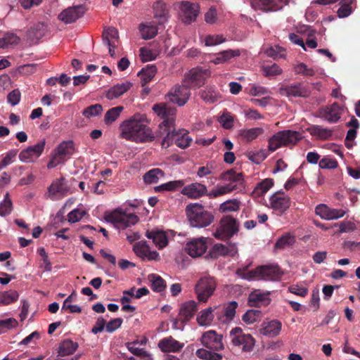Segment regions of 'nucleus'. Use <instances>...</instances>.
<instances>
[{
  "label": "nucleus",
  "instance_id": "obj_60",
  "mask_svg": "<svg viewBox=\"0 0 360 360\" xmlns=\"http://www.w3.org/2000/svg\"><path fill=\"white\" fill-rule=\"evenodd\" d=\"M264 75L265 77L276 76L281 74L282 70L276 63L271 65H267L263 67Z\"/></svg>",
  "mask_w": 360,
  "mask_h": 360
},
{
  "label": "nucleus",
  "instance_id": "obj_34",
  "mask_svg": "<svg viewBox=\"0 0 360 360\" xmlns=\"http://www.w3.org/2000/svg\"><path fill=\"white\" fill-rule=\"evenodd\" d=\"M200 98L206 103H214L217 101L219 93L213 86H206L205 89L199 93Z\"/></svg>",
  "mask_w": 360,
  "mask_h": 360
},
{
  "label": "nucleus",
  "instance_id": "obj_62",
  "mask_svg": "<svg viewBox=\"0 0 360 360\" xmlns=\"http://www.w3.org/2000/svg\"><path fill=\"white\" fill-rule=\"evenodd\" d=\"M321 169H335L338 167V162L335 159L324 157L319 161Z\"/></svg>",
  "mask_w": 360,
  "mask_h": 360
},
{
  "label": "nucleus",
  "instance_id": "obj_32",
  "mask_svg": "<svg viewBox=\"0 0 360 360\" xmlns=\"http://www.w3.org/2000/svg\"><path fill=\"white\" fill-rule=\"evenodd\" d=\"M157 72L156 66L154 65H148L143 68L138 74L141 80V85L145 86L149 83L155 77Z\"/></svg>",
  "mask_w": 360,
  "mask_h": 360
},
{
  "label": "nucleus",
  "instance_id": "obj_39",
  "mask_svg": "<svg viewBox=\"0 0 360 360\" xmlns=\"http://www.w3.org/2000/svg\"><path fill=\"white\" fill-rule=\"evenodd\" d=\"M295 242V237L290 233H286L280 237L275 243L276 249H284L286 247L292 245Z\"/></svg>",
  "mask_w": 360,
  "mask_h": 360
},
{
  "label": "nucleus",
  "instance_id": "obj_44",
  "mask_svg": "<svg viewBox=\"0 0 360 360\" xmlns=\"http://www.w3.org/2000/svg\"><path fill=\"white\" fill-rule=\"evenodd\" d=\"M262 317V311L259 309L248 310L242 316V320L246 324H252L260 320Z\"/></svg>",
  "mask_w": 360,
  "mask_h": 360
},
{
  "label": "nucleus",
  "instance_id": "obj_45",
  "mask_svg": "<svg viewBox=\"0 0 360 360\" xmlns=\"http://www.w3.org/2000/svg\"><path fill=\"white\" fill-rule=\"evenodd\" d=\"M195 355L199 359H203V360H221L222 359L221 354L217 353V352L208 351L203 348L198 349L195 352Z\"/></svg>",
  "mask_w": 360,
  "mask_h": 360
},
{
  "label": "nucleus",
  "instance_id": "obj_33",
  "mask_svg": "<svg viewBox=\"0 0 360 360\" xmlns=\"http://www.w3.org/2000/svg\"><path fill=\"white\" fill-rule=\"evenodd\" d=\"M78 347V344L70 339L63 340L59 347L58 354L61 356L72 354Z\"/></svg>",
  "mask_w": 360,
  "mask_h": 360
},
{
  "label": "nucleus",
  "instance_id": "obj_35",
  "mask_svg": "<svg viewBox=\"0 0 360 360\" xmlns=\"http://www.w3.org/2000/svg\"><path fill=\"white\" fill-rule=\"evenodd\" d=\"M148 278L151 283V288L153 291L161 292L165 290L166 283L160 276L151 274L148 275Z\"/></svg>",
  "mask_w": 360,
  "mask_h": 360
},
{
  "label": "nucleus",
  "instance_id": "obj_9",
  "mask_svg": "<svg viewBox=\"0 0 360 360\" xmlns=\"http://www.w3.org/2000/svg\"><path fill=\"white\" fill-rule=\"evenodd\" d=\"M105 219L108 222L115 224L117 228L126 229L136 224L139 217L132 213H127L121 209H117L113 212L105 214Z\"/></svg>",
  "mask_w": 360,
  "mask_h": 360
},
{
  "label": "nucleus",
  "instance_id": "obj_59",
  "mask_svg": "<svg viewBox=\"0 0 360 360\" xmlns=\"http://www.w3.org/2000/svg\"><path fill=\"white\" fill-rule=\"evenodd\" d=\"M238 307V303L236 301H232L224 309L225 321H231L235 316L236 309Z\"/></svg>",
  "mask_w": 360,
  "mask_h": 360
},
{
  "label": "nucleus",
  "instance_id": "obj_3",
  "mask_svg": "<svg viewBox=\"0 0 360 360\" xmlns=\"http://www.w3.org/2000/svg\"><path fill=\"white\" fill-rule=\"evenodd\" d=\"M169 130L165 131H160V134H157V136H163L161 142L162 148H168L174 142L176 145L182 149H185L191 146L192 139L188 135V131L184 129L175 130L174 126L169 127Z\"/></svg>",
  "mask_w": 360,
  "mask_h": 360
},
{
  "label": "nucleus",
  "instance_id": "obj_30",
  "mask_svg": "<svg viewBox=\"0 0 360 360\" xmlns=\"http://www.w3.org/2000/svg\"><path fill=\"white\" fill-rule=\"evenodd\" d=\"M131 86V83L129 82L117 84L107 91L106 98L109 100L117 98L129 90Z\"/></svg>",
  "mask_w": 360,
  "mask_h": 360
},
{
  "label": "nucleus",
  "instance_id": "obj_56",
  "mask_svg": "<svg viewBox=\"0 0 360 360\" xmlns=\"http://www.w3.org/2000/svg\"><path fill=\"white\" fill-rule=\"evenodd\" d=\"M263 131V129L257 127L244 130L241 132L240 134L247 141H252L259 135L262 134Z\"/></svg>",
  "mask_w": 360,
  "mask_h": 360
},
{
  "label": "nucleus",
  "instance_id": "obj_64",
  "mask_svg": "<svg viewBox=\"0 0 360 360\" xmlns=\"http://www.w3.org/2000/svg\"><path fill=\"white\" fill-rule=\"evenodd\" d=\"M85 212L81 210L75 209L71 211L68 217V221L71 223L79 221L85 215Z\"/></svg>",
  "mask_w": 360,
  "mask_h": 360
},
{
  "label": "nucleus",
  "instance_id": "obj_40",
  "mask_svg": "<svg viewBox=\"0 0 360 360\" xmlns=\"http://www.w3.org/2000/svg\"><path fill=\"white\" fill-rule=\"evenodd\" d=\"M123 106H116L108 110L104 116V122L107 125H110L114 122L123 111Z\"/></svg>",
  "mask_w": 360,
  "mask_h": 360
},
{
  "label": "nucleus",
  "instance_id": "obj_47",
  "mask_svg": "<svg viewBox=\"0 0 360 360\" xmlns=\"http://www.w3.org/2000/svg\"><path fill=\"white\" fill-rule=\"evenodd\" d=\"M46 32V25L44 22H37L30 27L29 32L30 36L37 39L44 36Z\"/></svg>",
  "mask_w": 360,
  "mask_h": 360
},
{
  "label": "nucleus",
  "instance_id": "obj_63",
  "mask_svg": "<svg viewBox=\"0 0 360 360\" xmlns=\"http://www.w3.org/2000/svg\"><path fill=\"white\" fill-rule=\"evenodd\" d=\"M225 41L222 35H208L205 38L206 46H215Z\"/></svg>",
  "mask_w": 360,
  "mask_h": 360
},
{
  "label": "nucleus",
  "instance_id": "obj_5",
  "mask_svg": "<svg viewBox=\"0 0 360 360\" xmlns=\"http://www.w3.org/2000/svg\"><path fill=\"white\" fill-rule=\"evenodd\" d=\"M301 139V134L298 131L292 130L280 131L269 138L268 148L271 152H274L281 147L290 144L295 145Z\"/></svg>",
  "mask_w": 360,
  "mask_h": 360
},
{
  "label": "nucleus",
  "instance_id": "obj_52",
  "mask_svg": "<svg viewBox=\"0 0 360 360\" xmlns=\"http://www.w3.org/2000/svg\"><path fill=\"white\" fill-rule=\"evenodd\" d=\"M353 0H342L340 4V6L338 10V15L340 18L348 17L352 12V4Z\"/></svg>",
  "mask_w": 360,
  "mask_h": 360
},
{
  "label": "nucleus",
  "instance_id": "obj_15",
  "mask_svg": "<svg viewBox=\"0 0 360 360\" xmlns=\"http://www.w3.org/2000/svg\"><path fill=\"white\" fill-rule=\"evenodd\" d=\"M167 96L171 102L179 106H183L190 98V88L183 82L181 85H175L168 93Z\"/></svg>",
  "mask_w": 360,
  "mask_h": 360
},
{
  "label": "nucleus",
  "instance_id": "obj_18",
  "mask_svg": "<svg viewBox=\"0 0 360 360\" xmlns=\"http://www.w3.org/2000/svg\"><path fill=\"white\" fill-rule=\"evenodd\" d=\"M280 93L286 96L307 98L311 91L309 87L301 83H295L291 85L283 86L280 88Z\"/></svg>",
  "mask_w": 360,
  "mask_h": 360
},
{
  "label": "nucleus",
  "instance_id": "obj_10",
  "mask_svg": "<svg viewBox=\"0 0 360 360\" xmlns=\"http://www.w3.org/2000/svg\"><path fill=\"white\" fill-rule=\"evenodd\" d=\"M231 342L234 346H242V351L250 352L255 345V338L250 334H245L239 327L233 328L230 331Z\"/></svg>",
  "mask_w": 360,
  "mask_h": 360
},
{
  "label": "nucleus",
  "instance_id": "obj_43",
  "mask_svg": "<svg viewBox=\"0 0 360 360\" xmlns=\"http://www.w3.org/2000/svg\"><path fill=\"white\" fill-rule=\"evenodd\" d=\"M274 186V180L272 179H265L259 182L255 190L254 193L258 196L264 195L272 186Z\"/></svg>",
  "mask_w": 360,
  "mask_h": 360
},
{
  "label": "nucleus",
  "instance_id": "obj_42",
  "mask_svg": "<svg viewBox=\"0 0 360 360\" xmlns=\"http://www.w3.org/2000/svg\"><path fill=\"white\" fill-rule=\"evenodd\" d=\"M184 185V180L171 181L155 187V191L156 192H161L164 191H174L177 188L182 187Z\"/></svg>",
  "mask_w": 360,
  "mask_h": 360
},
{
  "label": "nucleus",
  "instance_id": "obj_31",
  "mask_svg": "<svg viewBox=\"0 0 360 360\" xmlns=\"http://www.w3.org/2000/svg\"><path fill=\"white\" fill-rule=\"evenodd\" d=\"M146 237L149 239H152L153 242L155 244L158 248L161 249L165 248L168 243L167 237L163 231H147L146 234Z\"/></svg>",
  "mask_w": 360,
  "mask_h": 360
},
{
  "label": "nucleus",
  "instance_id": "obj_41",
  "mask_svg": "<svg viewBox=\"0 0 360 360\" xmlns=\"http://www.w3.org/2000/svg\"><path fill=\"white\" fill-rule=\"evenodd\" d=\"M241 202L238 199L229 200L220 205L219 211L221 212H236L239 210Z\"/></svg>",
  "mask_w": 360,
  "mask_h": 360
},
{
  "label": "nucleus",
  "instance_id": "obj_50",
  "mask_svg": "<svg viewBox=\"0 0 360 360\" xmlns=\"http://www.w3.org/2000/svg\"><path fill=\"white\" fill-rule=\"evenodd\" d=\"M240 54V52L239 50H226L224 51H222L218 54V56L216 58L214 63L216 64H219L221 63H224L228 61L232 58H234L236 56H239Z\"/></svg>",
  "mask_w": 360,
  "mask_h": 360
},
{
  "label": "nucleus",
  "instance_id": "obj_4",
  "mask_svg": "<svg viewBox=\"0 0 360 360\" xmlns=\"http://www.w3.org/2000/svg\"><path fill=\"white\" fill-rule=\"evenodd\" d=\"M186 212L192 226L205 227L214 220L213 214L205 210L203 206L198 203L190 204L186 206Z\"/></svg>",
  "mask_w": 360,
  "mask_h": 360
},
{
  "label": "nucleus",
  "instance_id": "obj_29",
  "mask_svg": "<svg viewBox=\"0 0 360 360\" xmlns=\"http://www.w3.org/2000/svg\"><path fill=\"white\" fill-rule=\"evenodd\" d=\"M219 178L222 181H231V184L236 183V185H237L238 189L239 187L244 186L243 174L242 172L237 173L233 169L222 172Z\"/></svg>",
  "mask_w": 360,
  "mask_h": 360
},
{
  "label": "nucleus",
  "instance_id": "obj_20",
  "mask_svg": "<svg viewBox=\"0 0 360 360\" xmlns=\"http://www.w3.org/2000/svg\"><path fill=\"white\" fill-rule=\"evenodd\" d=\"M210 239L199 238L187 243L186 250L189 255L193 257L201 256L207 248V241Z\"/></svg>",
  "mask_w": 360,
  "mask_h": 360
},
{
  "label": "nucleus",
  "instance_id": "obj_55",
  "mask_svg": "<svg viewBox=\"0 0 360 360\" xmlns=\"http://www.w3.org/2000/svg\"><path fill=\"white\" fill-rule=\"evenodd\" d=\"M103 111V107L101 104H94L91 105L86 108H84L82 111V115L86 118H91L93 117L98 116Z\"/></svg>",
  "mask_w": 360,
  "mask_h": 360
},
{
  "label": "nucleus",
  "instance_id": "obj_51",
  "mask_svg": "<svg viewBox=\"0 0 360 360\" xmlns=\"http://www.w3.org/2000/svg\"><path fill=\"white\" fill-rule=\"evenodd\" d=\"M18 296V292L14 290L0 292V303L4 304H11L15 302Z\"/></svg>",
  "mask_w": 360,
  "mask_h": 360
},
{
  "label": "nucleus",
  "instance_id": "obj_28",
  "mask_svg": "<svg viewBox=\"0 0 360 360\" xmlns=\"http://www.w3.org/2000/svg\"><path fill=\"white\" fill-rule=\"evenodd\" d=\"M84 8L82 6L70 7L62 11L58 18L65 23H72L81 18L84 14Z\"/></svg>",
  "mask_w": 360,
  "mask_h": 360
},
{
  "label": "nucleus",
  "instance_id": "obj_6",
  "mask_svg": "<svg viewBox=\"0 0 360 360\" xmlns=\"http://www.w3.org/2000/svg\"><path fill=\"white\" fill-rule=\"evenodd\" d=\"M153 110L160 117L163 119V121L159 124V131L158 134H160V131H165L169 130V127L174 126L175 115L176 112V108L171 107L165 103H160L155 104L153 106Z\"/></svg>",
  "mask_w": 360,
  "mask_h": 360
},
{
  "label": "nucleus",
  "instance_id": "obj_2",
  "mask_svg": "<svg viewBox=\"0 0 360 360\" xmlns=\"http://www.w3.org/2000/svg\"><path fill=\"white\" fill-rule=\"evenodd\" d=\"M236 274L245 280L262 279L265 281H278L283 273L277 265H262L248 271V266L239 268Z\"/></svg>",
  "mask_w": 360,
  "mask_h": 360
},
{
  "label": "nucleus",
  "instance_id": "obj_57",
  "mask_svg": "<svg viewBox=\"0 0 360 360\" xmlns=\"http://www.w3.org/2000/svg\"><path fill=\"white\" fill-rule=\"evenodd\" d=\"M148 249L149 245L145 240H141L136 243L133 247V250L134 251L136 255L138 257H141L143 259H145V256L146 255Z\"/></svg>",
  "mask_w": 360,
  "mask_h": 360
},
{
  "label": "nucleus",
  "instance_id": "obj_23",
  "mask_svg": "<svg viewBox=\"0 0 360 360\" xmlns=\"http://www.w3.org/2000/svg\"><path fill=\"white\" fill-rule=\"evenodd\" d=\"M190 199H199L207 194V186L201 183L195 182L183 188L181 192Z\"/></svg>",
  "mask_w": 360,
  "mask_h": 360
},
{
  "label": "nucleus",
  "instance_id": "obj_14",
  "mask_svg": "<svg viewBox=\"0 0 360 360\" xmlns=\"http://www.w3.org/2000/svg\"><path fill=\"white\" fill-rule=\"evenodd\" d=\"M290 198L283 191L274 193L269 198L270 207L279 216L286 212L290 206Z\"/></svg>",
  "mask_w": 360,
  "mask_h": 360
},
{
  "label": "nucleus",
  "instance_id": "obj_21",
  "mask_svg": "<svg viewBox=\"0 0 360 360\" xmlns=\"http://www.w3.org/2000/svg\"><path fill=\"white\" fill-rule=\"evenodd\" d=\"M269 292L255 290L249 294L248 303L250 307H262L268 306L271 302Z\"/></svg>",
  "mask_w": 360,
  "mask_h": 360
},
{
  "label": "nucleus",
  "instance_id": "obj_49",
  "mask_svg": "<svg viewBox=\"0 0 360 360\" xmlns=\"http://www.w3.org/2000/svg\"><path fill=\"white\" fill-rule=\"evenodd\" d=\"M138 343H139V340L134 341L131 342H127L126 344V346L128 350L134 355L139 357H144L146 359L149 358L150 356V354L148 352H146L143 349L139 348L135 346Z\"/></svg>",
  "mask_w": 360,
  "mask_h": 360
},
{
  "label": "nucleus",
  "instance_id": "obj_17",
  "mask_svg": "<svg viewBox=\"0 0 360 360\" xmlns=\"http://www.w3.org/2000/svg\"><path fill=\"white\" fill-rule=\"evenodd\" d=\"M45 145L46 140L43 139L37 144L27 147L20 153L19 159L22 162H32L42 154Z\"/></svg>",
  "mask_w": 360,
  "mask_h": 360
},
{
  "label": "nucleus",
  "instance_id": "obj_46",
  "mask_svg": "<svg viewBox=\"0 0 360 360\" xmlns=\"http://www.w3.org/2000/svg\"><path fill=\"white\" fill-rule=\"evenodd\" d=\"M212 307L207 308L201 311L200 314L197 317V321L200 326L209 325L214 319Z\"/></svg>",
  "mask_w": 360,
  "mask_h": 360
},
{
  "label": "nucleus",
  "instance_id": "obj_37",
  "mask_svg": "<svg viewBox=\"0 0 360 360\" xmlns=\"http://www.w3.org/2000/svg\"><path fill=\"white\" fill-rule=\"evenodd\" d=\"M310 134L316 136L319 139L326 140L332 136L333 131L328 128H323L320 125H313L309 129Z\"/></svg>",
  "mask_w": 360,
  "mask_h": 360
},
{
  "label": "nucleus",
  "instance_id": "obj_25",
  "mask_svg": "<svg viewBox=\"0 0 360 360\" xmlns=\"http://www.w3.org/2000/svg\"><path fill=\"white\" fill-rule=\"evenodd\" d=\"M342 113V108L338 103L326 105L320 110L321 117L330 123L337 122Z\"/></svg>",
  "mask_w": 360,
  "mask_h": 360
},
{
  "label": "nucleus",
  "instance_id": "obj_61",
  "mask_svg": "<svg viewBox=\"0 0 360 360\" xmlns=\"http://www.w3.org/2000/svg\"><path fill=\"white\" fill-rule=\"evenodd\" d=\"M18 326V321L13 318L0 320V330L4 332L6 330L15 328Z\"/></svg>",
  "mask_w": 360,
  "mask_h": 360
},
{
  "label": "nucleus",
  "instance_id": "obj_1",
  "mask_svg": "<svg viewBox=\"0 0 360 360\" xmlns=\"http://www.w3.org/2000/svg\"><path fill=\"white\" fill-rule=\"evenodd\" d=\"M136 117V115H134L122 123L120 125L122 130L120 137L136 143L153 141L155 136L151 129Z\"/></svg>",
  "mask_w": 360,
  "mask_h": 360
},
{
  "label": "nucleus",
  "instance_id": "obj_36",
  "mask_svg": "<svg viewBox=\"0 0 360 360\" xmlns=\"http://www.w3.org/2000/svg\"><path fill=\"white\" fill-rule=\"evenodd\" d=\"M154 11V17L159 18L160 22H163L167 18L168 11L166 4L162 1H157L153 5Z\"/></svg>",
  "mask_w": 360,
  "mask_h": 360
},
{
  "label": "nucleus",
  "instance_id": "obj_19",
  "mask_svg": "<svg viewBox=\"0 0 360 360\" xmlns=\"http://www.w3.org/2000/svg\"><path fill=\"white\" fill-rule=\"evenodd\" d=\"M181 17L185 24H191L196 20L198 15V5L189 1H181L179 6Z\"/></svg>",
  "mask_w": 360,
  "mask_h": 360
},
{
  "label": "nucleus",
  "instance_id": "obj_22",
  "mask_svg": "<svg viewBox=\"0 0 360 360\" xmlns=\"http://www.w3.org/2000/svg\"><path fill=\"white\" fill-rule=\"evenodd\" d=\"M281 328V322L277 319H273L263 321L260 325L259 332L264 336L275 338L280 334Z\"/></svg>",
  "mask_w": 360,
  "mask_h": 360
},
{
  "label": "nucleus",
  "instance_id": "obj_26",
  "mask_svg": "<svg viewBox=\"0 0 360 360\" xmlns=\"http://www.w3.org/2000/svg\"><path fill=\"white\" fill-rule=\"evenodd\" d=\"M158 346L164 353H175L180 352L184 347V344L176 340L173 337L169 336L160 340Z\"/></svg>",
  "mask_w": 360,
  "mask_h": 360
},
{
  "label": "nucleus",
  "instance_id": "obj_11",
  "mask_svg": "<svg viewBox=\"0 0 360 360\" xmlns=\"http://www.w3.org/2000/svg\"><path fill=\"white\" fill-rule=\"evenodd\" d=\"M238 231V221L230 215L223 217L214 236L219 239L229 238Z\"/></svg>",
  "mask_w": 360,
  "mask_h": 360
},
{
  "label": "nucleus",
  "instance_id": "obj_8",
  "mask_svg": "<svg viewBox=\"0 0 360 360\" xmlns=\"http://www.w3.org/2000/svg\"><path fill=\"white\" fill-rule=\"evenodd\" d=\"M75 146L72 141H63L54 150L50 161L47 164L49 169L63 164L74 153Z\"/></svg>",
  "mask_w": 360,
  "mask_h": 360
},
{
  "label": "nucleus",
  "instance_id": "obj_48",
  "mask_svg": "<svg viewBox=\"0 0 360 360\" xmlns=\"http://www.w3.org/2000/svg\"><path fill=\"white\" fill-rule=\"evenodd\" d=\"M139 31L144 39H150L155 37L158 34V29L153 25H146L141 24L139 26Z\"/></svg>",
  "mask_w": 360,
  "mask_h": 360
},
{
  "label": "nucleus",
  "instance_id": "obj_13",
  "mask_svg": "<svg viewBox=\"0 0 360 360\" xmlns=\"http://www.w3.org/2000/svg\"><path fill=\"white\" fill-rule=\"evenodd\" d=\"M48 193L51 200H56L70 193V186L65 178L60 177L51 183L48 188Z\"/></svg>",
  "mask_w": 360,
  "mask_h": 360
},
{
  "label": "nucleus",
  "instance_id": "obj_53",
  "mask_svg": "<svg viewBox=\"0 0 360 360\" xmlns=\"http://www.w3.org/2000/svg\"><path fill=\"white\" fill-rule=\"evenodd\" d=\"M13 210V203L9 197V193H6L4 199L0 204V216L6 217L11 214Z\"/></svg>",
  "mask_w": 360,
  "mask_h": 360
},
{
  "label": "nucleus",
  "instance_id": "obj_24",
  "mask_svg": "<svg viewBox=\"0 0 360 360\" xmlns=\"http://www.w3.org/2000/svg\"><path fill=\"white\" fill-rule=\"evenodd\" d=\"M198 310V303L194 300H188L180 305L179 316L183 327L184 323L190 321Z\"/></svg>",
  "mask_w": 360,
  "mask_h": 360
},
{
  "label": "nucleus",
  "instance_id": "obj_27",
  "mask_svg": "<svg viewBox=\"0 0 360 360\" xmlns=\"http://www.w3.org/2000/svg\"><path fill=\"white\" fill-rule=\"evenodd\" d=\"M251 6L255 10L272 12L281 10L285 5L277 3L275 0H251Z\"/></svg>",
  "mask_w": 360,
  "mask_h": 360
},
{
  "label": "nucleus",
  "instance_id": "obj_7",
  "mask_svg": "<svg viewBox=\"0 0 360 360\" xmlns=\"http://www.w3.org/2000/svg\"><path fill=\"white\" fill-rule=\"evenodd\" d=\"M217 288L216 280L210 275L202 276L196 283L194 290L200 302H206Z\"/></svg>",
  "mask_w": 360,
  "mask_h": 360
},
{
  "label": "nucleus",
  "instance_id": "obj_58",
  "mask_svg": "<svg viewBox=\"0 0 360 360\" xmlns=\"http://www.w3.org/2000/svg\"><path fill=\"white\" fill-rule=\"evenodd\" d=\"M219 122L224 129H231L233 127V117L230 112H224L219 117Z\"/></svg>",
  "mask_w": 360,
  "mask_h": 360
},
{
  "label": "nucleus",
  "instance_id": "obj_12",
  "mask_svg": "<svg viewBox=\"0 0 360 360\" xmlns=\"http://www.w3.org/2000/svg\"><path fill=\"white\" fill-rule=\"evenodd\" d=\"M210 75V72L208 70L193 68L185 74L183 82L189 88H199L205 84Z\"/></svg>",
  "mask_w": 360,
  "mask_h": 360
},
{
  "label": "nucleus",
  "instance_id": "obj_16",
  "mask_svg": "<svg viewBox=\"0 0 360 360\" xmlns=\"http://www.w3.org/2000/svg\"><path fill=\"white\" fill-rule=\"evenodd\" d=\"M223 336L216 333L213 330L205 332L201 338L200 342L206 348L214 350L220 351L224 349V346L222 342Z\"/></svg>",
  "mask_w": 360,
  "mask_h": 360
},
{
  "label": "nucleus",
  "instance_id": "obj_38",
  "mask_svg": "<svg viewBox=\"0 0 360 360\" xmlns=\"http://www.w3.org/2000/svg\"><path fill=\"white\" fill-rule=\"evenodd\" d=\"M164 174L165 173L162 169L154 168L143 175V181L148 184H156L160 177L164 176Z\"/></svg>",
  "mask_w": 360,
  "mask_h": 360
},
{
  "label": "nucleus",
  "instance_id": "obj_54",
  "mask_svg": "<svg viewBox=\"0 0 360 360\" xmlns=\"http://www.w3.org/2000/svg\"><path fill=\"white\" fill-rule=\"evenodd\" d=\"M20 42V38L15 34L7 33L0 39V48H6L9 45H16Z\"/></svg>",
  "mask_w": 360,
  "mask_h": 360
}]
</instances>
